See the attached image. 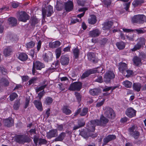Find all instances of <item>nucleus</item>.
Instances as JSON below:
<instances>
[{"label": "nucleus", "instance_id": "nucleus-1", "mask_svg": "<svg viewBox=\"0 0 146 146\" xmlns=\"http://www.w3.org/2000/svg\"><path fill=\"white\" fill-rule=\"evenodd\" d=\"M109 119L102 115L99 120H93L90 121V124L88 128V130L90 131L93 132L95 130L96 125L105 126L108 123Z\"/></svg>", "mask_w": 146, "mask_h": 146}, {"label": "nucleus", "instance_id": "nucleus-2", "mask_svg": "<svg viewBox=\"0 0 146 146\" xmlns=\"http://www.w3.org/2000/svg\"><path fill=\"white\" fill-rule=\"evenodd\" d=\"M48 85V83L47 80H44L42 82L40 83L41 86L38 88H36V93H38L40 91L43 90L38 94V96L39 97V100H40L42 97L44 95L45 92L44 89V88H47Z\"/></svg>", "mask_w": 146, "mask_h": 146}, {"label": "nucleus", "instance_id": "nucleus-3", "mask_svg": "<svg viewBox=\"0 0 146 146\" xmlns=\"http://www.w3.org/2000/svg\"><path fill=\"white\" fill-rule=\"evenodd\" d=\"M132 21L133 23L142 24L146 22V17L143 15H135L132 18Z\"/></svg>", "mask_w": 146, "mask_h": 146}, {"label": "nucleus", "instance_id": "nucleus-4", "mask_svg": "<svg viewBox=\"0 0 146 146\" xmlns=\"http://www.w3.org/2000/svg\"><path fill=\"white\" fill-rule=\"evenodd\" d=\"M115 75L113 71H108L105 74L104 80L106 83L110 82L111 80L115 78Z\"/></svg>", "mask_w": 146, "mask_h": 146}, {"label": "nucleus", "instance_id": "nucleus-5", "mask_svg": "<svg viewBox=\"0 0 146 146\" xmlns=\"http://www.w3.org/2000/svg\"><path fill=\"white\" fill-rule=\"evenodd\" d=\"M104 114L106 117L111 119L114 118L115 116L113 110L109 107H107L105 108Z\"/></svg>", "mask_w": 146, "mask_h": 146}, {"label": "nucleus", "instance_id": "nucleus-6", "mask_svg": "<svg viewBox=\"0 0 146 146\" xmlns=\"http://www.w3.org/2000/svg\"><path fill=\"white\" fill-rule=\"evenodd\" d=\"M48 7L47 10H46L44 8H42V16L44 18L45 17L46 15L47 17L50 16L54 13L52 6L49 5L48 6Z\"/></svg>", "mask_w": 146, "mask_h": 146}, {"label": "nucleus", "instance_id": "nucleus-7", "mask_svg": "<svg viewBox=\"0 0 146 146\" xmlns=\"http://www.w3.org/2000/svg\"><path fill=\"white\" fill-rule=\"evenodd\" d=\"M17 142L20 143H24L25 142H29L30 139L27 136L24 135H18L15 138Z\"/></svg>", "mask_w": 146, "mask_h": 146}, {"label": "nucleus", "instance_id": "nucleus-8", "mask_svg": "<svg viewBox=\"0 0 146 146\" xmlns=\"http://www.w3.org/2000/svg\"><path fill=\"white\" fill-rule=\"evenodd\" d=\"M82 87V84L81 82H76L70 85L69 89L72 90L79 91Z\"/></svg>", "mask_w": 146, "mask_h": 146}, {"label": "nucleus", "instance_id": "nucleus-9", "mask_svg": "<svg viewBox=\"0 0 146 146\" xmlns=\"http://www.w3.org/2000/svg\"><path fill=\"white\" fill-rule=\"evenodd\" d=\"M116 138V135H109L103 139V143L102 146H104L109 142L112 141Z\"/></svg>", "mask_w": 146, "mask_h": 146}, {"label": "nucleus", "instance_id": "nucleus-10", "mask_svg": "<svg viewBox=\"0 0 146 146\" xmlns=\"http://www.w3.org/2000/svg\"><path fill=\"white\" fill-rule=\"evenodd\" d=\"M135 128V126H133L129 128V130L130 135L135 139H137L139 136L140 133L138 131H134Z\"/></svg>", "mask_w": 146, "mask_h": 146}, {"label": "nucleus", "instance_id": "nucleus-11", "mask_svg": "<svg viewBox=\"0 0 146 146\" xmlns=\"http://www.w3.org/2000/svg\"><path fill=\"white\" fill-rule=\"evenodd\" d=\"M29 18L28 15L25 12L21 11L19 13V16L18 18L19 21L25 22Z\"/></svg>", "mask_w": 146, "mask_h": 146}, {"label": "nucleus", "instance_id": "nucleus-12", "mask_svg": "<svg viewBox=\"0 0 146 146\" xmlns=\"http://www.w3.org/2000/svg\"><path fill=\"white\" fill-rule=\"evenodd\" d=\"M42 57L44 60L45 62H50L52 60L53 55L51 52H48L44 54L43 55Z\"/></svg>", "mask_w": 146, "mask_h": 146}, {"label": "nucleus", "instance_id": "nucleus-13", "mask_svg": "<svg viewBox=\"0 0 146 146\" xmlns=\"http://www.w3.org/2000/svg\"><path fill=\"white\" fill-rule=\"evenodd\" d=\"M125 112L128 117L132 118L136 115V111L132 108H129L126 110Z\"/></svg>", "mask_w": 146, "mask_h": 146}, {"label": "nucleus", "instance_id": "nucleus-14", "mask_svg": "<svg viewBox=\"0 0 146 146\" xmlns=\"http://www.w3.org/2000/svg\"><path fill=\"white\" fill-rule=\"evenodd\" d=\"M97 72H98V70H96V69H90L87 70L83 73L81 76V78L82 79L84 78L88 77L91 74H95Z\"/></svg>", "mask_w": 146, "mask_h": 146}, {"label": "nucleus", "instance_id": "nucleus-15", "mask_svg": "<svg viewBox=\"0 0 146 146\" xmlns=\"http://www.w3.org/2000/svg\"><path fill=\"white\" fill-rule=\"evenodd\" d=\"M65 8L67 12H70L73 9V2L70 0L68 1L65 3Z\"/></svg>", "mask_w": 146, "mask_h": 146}, {"label": "nucleus", "instance_id": "nucleus-16", "mask_svg": "<svg viewBox=\"0 0 146 146\" xmlns=\"http://www.w3.org/2000/svg\"><path fill=\"white\" fill-rule=\"evenodd\" d=\"M58 135L57 130L56 129H52L47 133L46 137L48 139L55 137Z\"/></svg>", "mask_w": 146, "mask_h": 146}, {"label": "nucleus", "instance_id": "nucleus-17", "mask_svg": "<svg viewBox=\"0 0 146 146\" xmlns=\"http://www.w3.org/2000/svg\"><path fill=\"white\" fill-rule=\"evenodd\" d=\"M69 58L68 56L64 55L61 57L60 63L63 65H68L69 63Z\"/></svg>", "mask_w": 146, "mask_h": 146}, {"label": "nucleus", "instance_id": "nucleus-18", "mask_svg": "<svg viewBox=\"0 0 146 146\" xmlns=\"http://www.w3.org/2000/svg\"><path fill=\"white\" fill-rule=\"evenodd\" d=\"M101 90L100 88H95L90 89L89 91L90 94L93 96H97L101 93Z\"/></svg>", "mask_w": 146, "mask_h": 146}, {"label": "nucleus", "instance_id": "nucleus-19", "mask_svg": "<svg viewBox=\"0 0 146 146\" xmlns=\"http://www.w3.org/2000/svg\"><path fill=\"white\" fill-rule=\"evenodd\" d=\"M127 65L125 63L121 62L119 63L118 69L119 71L123 73L124 71L127 69Z\"/></svg>", "mask_w": 146, "mask_h": 146}, {"label": "nucleus", "instance_id": "nucleus-20", "mask_svg": "<svg viewBox=\"0 0 146 146\" xmlns=\"http://www.w3.org/2000/svg\"><path fill=\"white\" fill-rule=\"evenodd\" d=\"M33 66L38 70H40L45 67L44 64L39 61H36L33 63Z\"/></svg>", "mask_w": 146, "mask_h": 146}, {"label": "nucleus", "instance_id": "nucleus-21", "mask_svg": "<svg viewBox=\"0 0 146 146\" xmlns=\"http://www.w3.org/2000/svg\"><path fill=\"white\" fill-rule=\"evenodd\" d=\"M133 61L135 65L138 66L142 64L141 58L137 56H135L133 59Z\"/></svg>", "mask_w": 146, "mask_h": 146}, {"label": "nucleus", "instance_id": "nucleus-22", "mask_svg": "<svg viewBox=\"0 0 146 146\" xmlns=\"http://www.w3.org/2000/svg\"><path fill=\"white\" fill-rule=\"evenodd\" d=\"M4 125L7 127H10L13 125L14 121L11 117H9L8 119H5L4 120Z\"/></svg>", "mask_w": 146, "mask_h": 146}, {"label": "nucleus", "instance_id": "nucleus-23", "mask_svg": "<svg viewBox=\"0 0 146 146\" xmlns=\"http://www.w3.org/2000/svg\"><path fill=\"white\" fill-rule=\"evenodd\" d=\"M87 56L89 60L93 63L97 62V60L95 58V54L92 52H89Z\"/></svg>", "mask_w": 146, "mask_h": 146}, {"label": "nucleus", "instance_id": "nucleus-24", "mask_svg": "<svg viewBox=\"0 0 146 146\" xmlns=\"http://www.w3.org/2000/svg\"><path fill=\"white\" fill-rule=\"evenodd\" d=\"M33 103L35 106L36 108L38 110L40 111H42L43 108L40 100H35L33 102Z\"/></svg>", "mask_w": 146, "mask_h": 146}, {"label": "nucleus", "instance_id": "nucleus-25", "mask_svg": "<svg viewBox=\"0 0 146 146\" xmlns=\"http://www.w3.org/2000/svg\"><path fill=\"white\" fill-rule=\"evenodd\" d=\"M0 84L5 87H7L9 85V82L6 78L2 77L0 78Z\"/></svg>", "mask_w": 146, "mask_h": 146}, {"label": "nucleus", "instance_id": "nucleus-26", "mask_svg": "<svg viewBox=\"0 0 146 146\" xmlns=\"http://www.w3.org/2000/svg\"><path fill=\"white\" fill-rule=\"evenodd\" d=\"M8 21L9 25L11 26H15L17 25V20L15 18L9 17L8 18Z\"/></svg>", "mask_w": 146, "mask_h": 146}, {"label": "nucleus", "instance_id": "nucleus-27", "mask_svg": "<svg viewBox=\"0 0 146 146\" xmlns=\"http://www.w3.org/2000/svg\"><path fill=\"white\" fill-rule=\"evenodd\" d=\"M100 34V32L97 29L91 31L89 33V35L90 36L93 37H97L99 36Z\"/></svg>", "mask_w": 146, "mask_h": 146}, {"label": "nucleus", "instance_id": "nucleus-28", "mask_svg": "<svg viewBox=\"0 0 146 146\" xmlns=\"http://www.w3.org/2000/svg\"><path fill=\"white\" fill-rule=\"evenodd\" d=\"M113 24V22L111 21L104 23L103 24L104 26L103 27V29L104 30L109 29L111 27Z\"/></svg>", "mask_w": 146, "mask_h": 146}, {"label": "nucleus", "instance_id": "nucleus-29", "mask_svg": "<svg viewBox=\"0 0 146 146\" xmlns=\"http://www.w3.org/2000/svg\"><path fill=\"white\" fill-rule=\"evenodd\" d=\"M141 86V83L138 82L135 83L133 84V88L134 90L139 92L140 91Z\"/></svg>", "mask_w": 146, "mask_h": 146}, {"label": "nucleus", "instance_id": "nucleus-30", "mask_svg": "<svg viewBox=\"0 0 146 146\" xmlns=\"http://www.w3.org/2000/svg\"><path fill=\"white\" fill-rule=\"evenodd\" d=\"M66 135L65 133L62 132L58 137L55 138L54 141H62L64 139Z\"/></svg>", "mask_w": 146, "mask_h": 146}, {"label": "nucleus", "instance_id": "nucleus-31", "mask_svg": "<svg viewBox=\"0 0 146 146\" xmlns=\"http://www.w3.org/2000/svg\"><path fill=\"white\" fill-rule=\"evenodd\" d=\"M12 52V50L10 47L5 48L3 50V54L6 56L10 55Z\"/></svg>", "mask_w": 146, "mask_h": 146}, {"label": "nucleus", "instance_id": "nucleus-32", "mask_svg": "<svg viewBox=\"0 0 146 146\" xmlns=\"http://www.w3.org/2000/svg\"><path fill=\"white\" fill-rule=\"evenodd\" d=\"M144 3V0H135L132 3V5L134 7L140 6Z\"/></svg>", "mask_w": 146, "mask_h": 146}, {"label": "nucleus", "instance_id": "nucleus-33", "mask_svg": "<svg viewBox=\"0 0 146 146\" xmlns=\"http://www.w3.org/2000/svg\"><path fill=\"white\" fill-rule=\"evenodd\" d=\"M18 58L21 60L24 61L26 60L28 58V56L25 53H21L19 54Z\"/></svg>", "mask_w": 146, "mask_h": 146}, {"label": "nucleus", "instance_id": "nucleus-34", "mask_svg": "<svg viewBox=\"0 0 146 146\" xmlns=\"http://www.w3.org/2000/svg\"><path fill=\"white\" fill-rule=\"evenodd\" d=\"M60 45V42L58 41H56L53 42L49 43V46L52 48H55L58 47Z\"/></svg>", "mask_w": 146, "mask_h": 146}, {"label": "nucleus", "instance_id": "nucleus-35", "mask_svg": "<svg viewBox=\"0 0 146 146\" xmlns=\"http://www.w3.org/2000/svg\"><path fill=\"white\" fill-rule=\"evenodd\" d=\"M97 21V19L96 16L95 15L91 16V18L88 19V22L91 24H94Z\"/></svg>", "mask_w": 146, "mask_h": 146}, {"label": "nucleus", "instance_id": "nucleus-36", "mask_svg": "<svg viewBox=\"0 0 146 146\" xmlns=\"http://www.w3.org/2000/svg\"><path fill=\"white\" fill-rule=\"evenodd\" d=\"M73 53L75 58L78 59L80 54V51L79 49L76 48L73 50Z\"/></svg>", "mask_w": 146, "mask_h": 146}, {"label": "nucleus", "instance_id": "nucleus-37", "mask_svg": "<svg viewBox=\"0 0 146 146\" xmlns=\"http://www.w3.org/2000/svg\"><path fill=\"white\" fill-rule=\"evenodd\" d=\"M123 84L125 87L129 88L131 87L132 83L131 82L127 80L124 81L123 82Z\"/></svg>", "mask_w": 146, "mask_h": 146}, {"label": "nucleus", "instance_id": "nucleus-38", "mask_svg": "<svg viewBox=\"0 0 146 146\" xmlns=\"http://www.w3.org/2000/svg\"><path fill=\"white\" fill-rule=\"evenodd\" d=\"M116 45L118 48L120 50L123 49L125 47L124 43L122 41L117 42Z\"/></svg>", "mask_w": 146, "mask_h": 146}, {"label": "nucleus", "instance_id": "nucleus-39", "mask_svg": "<svg viewBox=\"0 0 146 146\" xmlns=\"http://www.w3.org/2000/svg\"><path fill=\"white\" fill-rule=\"evenodd\" d=\"M53 101V100L52 98L49 97H48L45 99L44 103L46 105H49L52 103Z\"/></svg>", "mask_w": 146, "mask_h": 146}, {"label": "nucleus", "instance_id": "nucleus-40", "mask_svg": "<svg viewBox=\"0 0 146 146\" xmlns=\"http://www.w3.org/2000/svg\"><path fill=\"white\" fill-rule=\"evenodd\" d=\"M63 112L67 115H69L71 113V110L69 109L67 106H64L62 108Z\"/></svg>", "mask_w": 146, "mask_h": 146}, {"label": "nucleus", "instance_id": "nucleus-41", "mask_svg": "<svg viewBox=\"0 0 146 146\" xmlns=\"http://www.w3.org/2000/svg\"><path fill=\"white\" fill-rule=\"evenodd\" d=\"M59 61L58 60L56 61L53 63L51 66L50 69L56 70L58 67Z\"/></svg>", "mask_w": 146, "mask_h": 146}, {"label": "nucleus", "instance_id": "nucleus-42", "mask_svg": "<svg viewBox=\"0 0 146 146\" xmlns=\"http://www.w3.org/2000/svg\"><path fill=\"white\" fill-rule=\"evenodd\" d=\"M139 40L137 43L141 45V46H143L145 44V38L143 37H140L138 39Z\"/></svg>", "mask_w": 146, "mask_h": 146}, {"label": "nucleus", "instance_id": "nucleus-43", "mask_svg": "<svg viewBox=\"0 0 146 146\" xmlns=\"http://www.w3.org/2000/svg\"><path fill=\"white\" fill-rule=\"evenodd\" d=\"M78 124L80 127L84 126L85 124V122L83 119H81L78 120Z\"/></svg>", "mask_w": 146, "mask_h": 146}, {"label": "nucleus", "instance_id": "nucleus-44", "mask_svg": "<svg viewBox=\"0 0 146 146\" xmlns=\"http://www.w3.org/2000/svg\"><path fill=\"white\" fill-rule=\"evenodd\" d=\"M80 135L84 138H86L88 137V135L87 132L84 129H81V131L80 133Z\"/></svg>", "mask_w": 146, "mask_h": 146}, {"label": "nucleus", "instance_id": "nucleus-45", "mask_svg": "<svg viewBox=\"0 0 146 146\" xmlns=\"http://www.w3.org/2000/svg\"><path fill=\"white\" fill-rule=\"evenodd\" d=\"M142 46L141 45L137 43L134 46V48L131 49L132 52H135L137 50L140 49Z\"/></svg>", "mask_w": 146, "mask_h": 146}, {"label": "nucleus", "instance_id": "nucleus-46", "mask_svg": "<svg viewBox=\"0 0 146 146\" xmlns=\"http://www.w3.org/2000/svg\"><path fill=\"white\" fill-rule=\"evenodd\" d=\"M20 105V100H16L13 105V108L15 110H17L19 108Z\"/></svg>", "mask_w": 146, "mask_h": 146}, {"label": "nucleus", "instance_id": "nucleus-47", "mask_svg": "<svg viewBox=\"0 0 146 146\" xmlns=\"http://www.w3.org/2000/svg\"><path fill=\"white\" fill-rule=\"evenodd\" d=\"M18 96L17 95L15 92L12 93L10 95V100L11 101H13Z\"/></svg>", "mask_w": 146, "mask_h": 146}, {"label": "nucleus", "instance_id": "nucleus-48", "mask_svg": "<svg viewBox=\"0 0 146 146\" xmlns=\"http://www.w3.org/2000/svg\"><path fill=\"white\" fill-rule=\"evenodd\" d=\"M0 73L4 75H6L7 73V70L3 67H0Z\"/></svg>", "mask_w": 146, "mask_h": 146}, {"label": "nucleus", "instance_id": "nucleus-49", "mask_svg": "<svg viewBox=\"0 0 146 146\" xmlns=\"http://www.w3.org/2000/svg\"><path fill=\"white\" fill-rule=\"evenodd\" d=\"M30 100V96H27L26 98L25 103L24 106L25 108H26L28 106Z\"/></svg>", "mask_w": 146, "mask_h": 146}, {"label": "nucleus", "instance_id": "nucleus-50", "mask_svg": "<svg viewBox=\"0 0 146 146\" xmlns=\"http://www.w3.org/2000/svg\"><path fill=\"white\" fill-rule=\"evenodd\" d=\"M35 42L33 41H31L30 42L27 44V48H31L35 45Z\"/></svg>", "mask_w": 146, "mask_h": 146}, {"label": "nucleus", "instance_id": "nucleus-51", "mask_svg": "<svg viewBox=\"0 0 146 146\" xmlns=\"http://www.w3.org/2000/svg\"><path fill=\"white\" fill-rule=\"evenodd\" d=\"M55 8L56 10L60 11L63 8L62 5L60 3H57L55 6Z\"/></svg>", "mask_w": 146, "mask_h": 146}, {"label": "nucleus", "instance_id": "nucleus-52", "mask_svg": "<svg viewBox=\"0 0 146 146\" xmlns=\"http://www.w3.org/2000/svg\"><path fill=\"white\" fill-rule=\"evenodd\" d=\"M88 112V109L86 108H84L82 112L80 113V115L81 116H84Z\"/></svg>", "mask_w": 146, "mask_h": 146}, {"label": "nucleus", "instance_id": "nucleus-53", "mask_svg": "<svg viewBox=\"0 0 146 146\" xmlns=\"http://www.w3.org/2000/svg\"><path fill=\"white\" fill-rule=\"evenodd\" d=\"M61 52V49L60 48H58L56 49V58H58L60 56Z\"/></svg>", "mask_w": 146, "mask_h": 146}, {"label": "nucleus", "instance_id": "nucleus-54", "mask_svg": "<svg viewBox=\"0 0 146 146\" xmlns=\"http://www.w3.org/2000/svg\"><path fill=\"white\" fill-rule=\"evenodd\" d=\"M38 78L37 77H34L31 79L29 81V85H31L32 84L34 83L37 80Z\"/></svg>", "mask_w": 146, "mask_h": 146}, {"label": "nucleus", "instance_id": "nucleus-55", "mask_svg": "<svg viewBox=\"0 0 146 146\" xmlns=\"http://www.w3.org/2000/svg\"><path fill=\"white\" fill-rule=\"evenodd\" d=\"M38 20L35 17L32 18L31 21V25L32 26L35 25L38 23Z\"/></svg>", "mask_w": 146, "mask_h": 146}, {"label": "nucleus", "instance_id": "nucleus-56", "mask_svg": "<svg viewBox=\"0 0 146 146\" xmlns=\"http://www.w3.org/2000/svg\"><path fill=\"white\" fill-rule=\"evenodd\" d=\"M47 143L48 141L45 139L42 138L39 139V144H46Z\"/></svg>", "mask_w": 146, "mask_h": 146}, {"label": "nucleus", "instance_id": "nucleus-57", "mask_svg": "<svg viewBox=\"0 0 146 146\" xmlns=\"http://www.w3.org/2000/svg\"><path fill=\"white\" fill-rule=\"evenodd\" d=\"M75 95L78 100L79 102L81 100V96L80 93L77 92H75Z\"/></svg>", "mask_w": 146, "mask_h": 146}, {"label": "nucleus", "instance_id": "nucleus-58", "mask_svg": "<svg viewBox=\"0 0 146 146\" xmlns=\"http://www.w3.org/2000/svg\"><path fill=\"white\" fill-rule=\"evenodd\" d=\"M126 72L127 73V74L125 75L126 77L128 78L130 77L133 74V71L131 70H127Z\"/></svg>", "mask_w": 146, "mask_h": 146}, {"label": "nucleus", "instance_id": "nucleus-59", "mask_svg": "<svg viewBox=\"0 0 146 146\" xmlns=\"http://www.w3.org/2000/svg\"><path fill=\"white\" fill-rule=\"evenodd\" d=\"M108 39L106 38H104L100 41V43L101 45H104L107 42Z\"/></svg>", "mask_w": 146, "mask_h": 146}, {"label": "nucleus", "instance_id": "nucleus-60", "mask_svg": "<svg viewBox=\"0 0 146 146\" xmlns=\"http://www.w3.org/2000/svg\"><path fill=\"white\" fill-rule=\"evenodd\" d=\"M104 3L105 5L108 7L110 5L111 1L110 0H105L104 1Z\"/></svg>", "mask_w": 146, "mask_h": 146}, {"label": "nucleus", "instance_id": "nucleus-61", "mask_svg": "<svg viewBox=\"0 0 146 146\" xmlns=\"http://www.w3.org/2000/svg\"><path fill=\"white\" fill-rule=\"evenodd\" d=\"M58 86L59 87V88L61 91H64L65 90V88L62 83H60L58 84Z\"/></svg>", "mask_w": 146, "mask_h": 146}, {"label": "nucleus", "instance_id": "nucleus-62", "mask_svg": "<svg viewBox=\"0 0 146 146\" xmlns=\"http://www.w3.org/2000/svg\"><path fill=\"white\" fill-rule=\"evenodd\" d=\"M38 140H39L38 138L36 136H34L33 138V141L35 144L36 145L37 144Z\"/></svg>", "mask_w": 146, "mask_h": 146}, {"label": "nucleus", "instance_id": "nucleus-63", "mask_svg": "<svg viewBox=\"0 0 146 146\" xmlns=\"http://www.w3.org/2000/svg\"><path fill=\"white\" fill-rule=\"evenodd\" d=\"M96 82H98L100 83L103 82V80L102 79V77L101 76L99 77L97 79L95 80Z\"/></svg>", "mask_w": 146, "mask_h": 146}, {"label": "nucleus", "instance_id": "nucleus-64", "mask_svg": "<svg viewBox=\"0 0 146 146\" xmlns=\"http://www.w3.org/2000/svg\"><path fill=\"white\" fill-rule=\"evenodd\" d=\"M112 88L111 87H107L106 86L104 89H103V92H107L110 90Z\"/></svg>", "mask_w": 146, "mask_h": 146}]
</instances>
